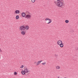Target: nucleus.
I'll return each instance as SVG.
<instances>
[{
	"instance_id": "f257e3e1",
	"label": "nucleus",
	"mask_w": 78,
	"mask_h": 78,
	"mask_svg": "<svg viewBox=\"0 0 78 78\" xmlns=\"http://www.w3.org/2000/svg\"><path fill=\"white\" fill-rule=\"evenodd\" d=\"M57 6L58 7H61L63 6V2H58L57 3Z\"/></svg>"
},
{
	"instance_id": "f03ea898",
	"label": "nucleus",
	"mask_w": 78,
	"mask_h": 78,
	"mask_svg": "<svg viewBox=\"0 0 78 78\" xmlns=\"http://www.w3.org/2000/svg\"><path fill=\"white\" fill-rule=\"evenodd\" d=\"M45 20H49V22L47 23V24H49L50 23H51V22H52V21L51 20L49 19L48 18H47L45 19Z\"/></svg>"
},
{
	"instance_id": "7ed1b4c3",
	"label": "nucleus",
	"mask_w": 78,
	"mask_h": 78,
	"mask_svg": "<svg viewBox=\"0 0 78 78\" xmlns=\"http://www.w3.org/2000/svg\"><path fill=\"white\" fill-rule=\"evenodd\" d=\"M20 31H24V30H25V27L24 26L20 27Z\"/></svg>"
},
{
	"instance_id": "20e7f679",
	"label": "nucleus",
	"mask_w": 78,
	"mask_h": 78,
	"mask_svg": "<svg viewBox=\"0 0 78 78\" xmlns=\"http://www.w3.org/2000/svg\"><path fill=\"white\" fill-rule=\"evenodd\" d=\"M31 16L30 15H26L25 16V18L26 19H31Z\"/></svg>"
},
{
	"instance_id": "39448f33",
	"label": "nucleus",
	"mask_w": 78,
	"mask_h": 78,
	"mask_svg": "<svg viewBox=\"0 0 78 78\" xmlns=\"http://www.w3.org/2000/svg\"><path fill=\"white\" fill-rule=\"evenodd\" d=\"M62 43V41L61 40H59L57 42V44L59 45L61 44Z\"/></svg>"
},
{
	"instance_id": "423d86ee",
	"label": "nucleus",
	"mask_w": 78,
	"mask_h": 78,
	"mask_svg": "<svg viewBox=\"0 0 78 78\" xmlns=\"http://www.w3.org/2000/svg\"><path fill=\"white\" fill-rule=\"evenodd\" d=\"M24 71L25 72V73H28V72H29V71H28V69L27 68H26L24 70Z\"/></svg>"
},
{
	"instance_id": "0eeeda50",
	"label": "nucleus",
	"mask_w": 78,
	"mask_h": 78,
	"mask_svg": "<svg viewBox=\"0 0 78 78\" xmlns=\"http://www.w3.org/2000/svg\"><path fill=\"white\" fill-rule=\"evenodd\" d=\"M42 61V60H41L40 61H38L37 62V64H36L37 66H38V65H39L40 64H41V62Z\"/></svg>"
},
{
	"instance_id": "6e6552de",
	"label": "nucleus",
	"mask_w": 78,
	"mask_h": 78,
	"mask_svg": "<svg viewBox=\"0 0 78 78\" xmlns=\"http://www.w3.org/2000/svg\"><path fill=\"white\" fill-rule=\"evenodd\" d=\"M21 34H22V35H24L25 34V32L23 31H21Z\"/></svg>"
},
{
	"instance_id": "1a4fd4ad",
	"label": "nucleus",
	"mask_w": 78,
	"mask_h": 78,
	"mask_svg": "<svg viewBox=\"0 0 78 78\" xmlns=\"http://www.w3.org/2000/svg\"><path fill=\"white\" fill-rule=\"evenodd\" d=\"M15 13L16 14H19V13H20V11L19 10H16L15 11Z\"/></svg>"
},
{
	"instance_id": "9d476101",
	"label": "nucleus",
	"mask_w": 78,
	"mask_h": 78,
	"mask_svg": "<svg viewBox=\"0 0 78 78\" xmlns=\"http://www.w3.org/2000/svg\"><path fill=\"white\" fill-rule=\"evenodd\" d=\"M25 13L24 12H22V16H23V17H24L25 16Z\"/></svg>"
},
{
	"instance_id": "9b49d317",
	"label": "nucleus",
	"mask_w": 78,
	"mask_h": 78,
	"mask_svg": "<svg viewBox=\"0 0 78 78\" xmlns=\"http://www.w3.org/2000/svg\"><path fill=\"white\" fill-rule=\"evenodd\" d=\"M29 29V27L28 26H26L25 27V30H28Z\"/></svg>"
},
{
	"instance_id": "f8f14e48",
	"label": "nucleus",
	"mask_w": 78,
	"mask_h": 78,
	"mask_svg": "<svg viewBox=\"0 0 78 78\" xmlns=\"http://www.w3.org/2000/svg\"><path fill=\"white\" fill-rule=\"evenodd\" d=\"M59 45H60V47L62 48L64 47V44H62V43H61V44Z\"/></svg>"
},
{
	"instance_id": "ddd939ff",
	"label": "nucleus",
	"mask_w": 78,
	"mask_h": 78,
	"mask_svg": "<svg viewBox=\"0 0 78 78\" xmlns=\"http://www.w3.org/2000/svg\"><path fill=\"white\" fill-rule=\"evenodd\" d=\"M21 73L22 75H25V71H21Z\"/></svg>"
},
{
	"instance_id": "4468645a",
	"label": "nucleus",
	"mask_w": 78,
	"mask_h": 78,
	"mask_svg": "<svg viewBox=\"0 0 78 78\" xmlns=\"http://www.w3.org/2000/svg\"><path fill=\"white\" fill-rule=\"evenodd\" d=\"M56 69H60V67L59 66H56Z\"/></svg>"
},
{
	"instance_id": "2eb2a0df",
	"label": "nucleus",
	"mask_w": 78,
	"mask_h": 78,
	"mask_svg": "<svg viewBox=\"0 0 78 78\" xmlns=\"http://www.w3.org/2000/svg\"><path fill=\"white\" fill-rule=\"evenodd\" d=\"M19 19V16H16V19Z\"/></svg>"
},
{
	"instance_id": "dca6fc26",
	"label": "nucleus",
	"mask_w": 78,
	"mask_h": 78,
	"mask_svg": "<svg viewBox=\"0 0 78 78\" xmlns=\"http://www.w3.org/2000/svg\"><path fill=\"white\" fill-rule=\"evenodd\" d=\"M65 22L66 23H69V20H65Z\"/></svg>"
},
{
	"instance_id": "f3484780",
	"label": "nucleus",
	"mask_w": 78,
	"mask_h": 78,
	"mask_svg": "<svg viewBox=\"0 0 78 78\" xmlns=\"http://www.w3.org/2000/svg\"><path fill=\"white\" fill-rule=\"evenodd\" d=\"M36 0H31V2L32 3H34Z\"/></svg>"
},
{
	"instance_id": "a211bd4d",
	"label": "nucleus",
	"mask_w": 78,
	"mask_h": 78,
	"mask_svg": "<svg viewBox=\"0 0 78 78\" xmlns=\"http://www.w3.org/2000/svg\"><path fill=\"white\" fill-rule=\"evenodd\" d=\"M24 67V66L23 65H22L20 67V69H22Z\"/></svg>"
},
{
	"instance_id": "6ab92c4d",
	"label": "nucleus",
	"mask_w": 78,
	"mask_h": 78,
	"mask_svg": "<svg viewBox=\"0 0 78 78\" xmlns=\"http://www.w3.org/2000/svg\"><path fill=\"white\" fill-rule=\"evenodd\" d=\"M42 65H45L46 64V62H44V63H42Z\"/></svg>"
},
{
	"instance_id": "aec40b11",
	"label": "nucleus",
	"mask_w": 78,
	"mask_h": 78,
	"mask_svg": "<svg viewBox=\"0 0 78 78\" xmlns=\"http://www.w3.org/2000/svg\"><path fill=\"white\" fill-rule=\"evenodd\" d=\"M14 75H17V72H14Z\"/></svg>"
},
{
	"instance_id": "412c9836",
	"label": "nucleus",
	"mask_w": 78,
	"mask_h": 78,
	"mask_svg": "<svg viewBox=\"0 0 78 78\" xmlns=\"http://www.w3.org/2000/svg\"><path fill=\"white\" fill-rule=\"evenodd\" d=\"M60 1H59V2H61L63 3L64 2V0H60Z\"/></svg>"
},
{
	"instance_id": "4be33fe9",
	"label": "nucleus",
	"mask_w": 78,
	"mask_h": 78,
	"mask_svg": "<svg viewBox=\"0 0 78 78\" xmlns=\"http://www.w3.org/2000/svg\"><path fill=\"white\" fill-rule=\"evenodd\" d=\"M54 3H55V5H56V4H57V3H58V2H57V1H55L54 2Z\"/></svg>"
},
{
	"instance_id": "5701e85b",
	"label": "nucleus",
	"mask_w": 78,
	"mask_h": 78,
	"mask_svg": "<svg viewBox=\"0 0 78 78\" xmlns=\"http://www.w3.org/2000/svg\"><path fill=\"white\" fill-rule=\"evenodd\" d=\"M55 56L56 57H57V56H58V55H55Z\"/></svg>"
},
{
	"instance_id": "b1692460",
	"label": "nucleus",
	"mask_w": 78,
	"mask_h": 78,
	"mask_svg": "<svg viewBox=\"0 0 78 78\" xmlns=\"http://www.w3.org/2000/svg\"><path fill=\"white\" fill-rule=\"evenodd\" d=\"M61 0H57V1H60Z\"/></svg>"
},
{
	"instance_id": "393cba45",
	"label": "nucleus",
	"mask_w": 78,
	"mask_h": 78,
	"mask_svg": "<svg viewBox=\"0 0 78 78\" xmlns=\"http://www.w3.org/2000/svg\"><path fill=\"white\" fill-rule=\"evenodd\" d=\"M0 51H2V50L1 49H0Z\"/></svg>"
},
{
	"instance_id": "a878e982",
	"label": "nucleus",
	"mask_w": 78,
	"mask_h": 78,
	"mask_svg": "<svg viewBox=\"0 0 78 78\" xmlns=\"http://www.w3.org/2000/svg\"><path fill=\"white\" fill-rule=\"evenodd\" d=\"M58 78H59V77H58Z\"/></svg>"
}]
</instances>
